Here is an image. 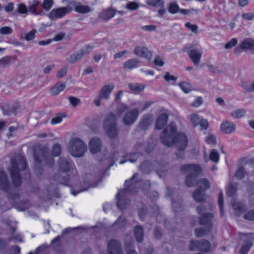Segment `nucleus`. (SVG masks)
<instances>
[{"instance_id":"16","label":"nucleus","mask_w":254,"mask_h":254,"mask_svg":"<svg viewBox=\"0 0 254 254\" xmlns=\"http://www.w3.org/2000/svg\"><path fill=\"white\" fill-rule=\"evenodd\" d=\"M239 235L240 238H242V236L246 238L240 251V254H247L250 248L253 246L252 240H254V233H240Z\"/></svg>"},{"instance_id":"13","label":"nucleus","mask_w":254,"mask_h":254,"mask_svg":"<svg viewBox=\"0 0 254 254\" xmlns=\"http://www.w3.org/2000/svg\"><path fill=\"white\" fill-rule=\"evenodd\" d=\"M0 189L5 191L11 199H15L19 196L18 192L14 191L13 194L10 192L9 182L6 174L3 171L0 172Z\"/></svg>"},{"instance_id":"62","label":"nucleus","mask_w":254,"mask_h":254,"mask_svg":"<svg viewBox=\"0 0 254 254\" xmlns=\"http://www.w3.org/2000/svg\"><path fill=\"white\" fill-rule=\"evenodd\" d=\"M154 63L155 65L160 66H162L164 64L163 59L160 57H157L155 58Z\"/></svg>"},{"instance_id":"57","label":"nucleus","mask_w":254,"mask_h":254,"mask_svg":"<svg viewBox=\"0 0 254 254\" xmlns=\"http://www.w3.org/2000/svg\"><path fill=\"white\" fill-rule=\"evenodd\" d=\"M12 32V29L10 27L4 26L0 29V33L2 35L10 34Z\"/></svg>"},{"instance_id":"30","label":"nucleus","mask_w":254,"mask_h":254,"mask_svg":"<svg viewBox=\"0 0 254 254\" xmlns=\"http://www.w3.org/2000/svg\"><path fill=\"white\" fill-rule=\"evenodd\" d=\"M139 61L137 59H129L124 64V67L126 69H131L137 67Z\"/></svg>"},{"instance_id":"28","label":"nucleus","mask_w":254,"mask_h":254,"mask_svg":"<svg viewBox=\"0 0 254 254\" xmlns=\"http://www.w3.org/2000/svg\"><path fill=\"white\" fill-rule=\"evenodd\" d=\"M168 115L163 113L161 114L156 123V128L158 129H162L166 125L168 120Z\"/></svg>"},{"instance_id":"35","label":"nucleus","mask_w":254,"mask_h":254,"mask_svg":"<svg viewBox=\"0 0 254 254\" xmlns=\"http://www.w3.org/2000/svg\"><path fill=\"white\" fill-rule=\"evenodd\" d=\"M150 124L151 123L149 118L148 117H144L141 119V120L139 123V127L141 129L145 130L148 128Z\"/></svg>"},{"instance_id":"19","label":"nucleus","mask_w":254,"mask_h":254,"mask_svg":"<svg viewBox=\"0 0 254 254\" xmlns=\"http://www.w3.org/2000/svg\"><path fill=\"white\" fill-rule=\"evenodd\" d=\"M138 116V111L136 109L127 111L124 116L123 121L127 126L133 124Z\"/></svg>"},{"instance_id":"36","label":"nucleus","mask_w":254,"mask_h":254,"mask_svg":"<svg viewBox=\"0 0 254 254\" xmlns=\"http://www.w3.org/2000/svg\"><path fill=\"white\" fill-rule=\"evenodd\" d=\"M189 118L190 120L191 124L194 126L196 127L199 125L201 117H200L198 115L196 114H192L189 115Z\"/></svg>"},{"instance_id":"48","label":"nucleus","mask_w":254,"mask_h":254,"mask_svg":"<svg viewBox=\"0 0 254 254\" xmlns=\"http://www.w3.org/2000/svg\"><path fill=\"white\" fill-rule=\"evenodd\" d=\"M241 85L246 91L248 92H252L254 91V82L253 84H248L245 82H242Z\"/></svg>"},{"instance_id":"2","label":"nucleus","mask_w":254,"mask_h":254,"mask_svg":"<svg viewBox=\"0 0 254 254\" xmlns=\"http://www.w3.org/2000/svg\"><path fill=\"white\" fill-rule=\"evenodd\" d=\"M138 176V174H135L130 180L126 181L125 183L126 188L118 191L116 195L117 205L121 210L126 209L129 205V200L127 197L129 193L135 192V191L132 190V189L137 183Z\"/></svg>"},{"instance_id":"56","label":"nucleus","mask_w":254,"mask_h":254,"mask_svg":"<svg viewBox=\"0 0 254 254\" xmlns=\"http://www.w3.org/2000/svg\"><path fill=\"white\" fill-rule=\"evenodd\" d=\"M237 40L236 38H232L225 45V49H230L235 46L237 43Z\"/></svg>"},{"instance_id":"42","label":"nucleus","mask_w":254,"mask_h":254,"mask_svg":"<svg viewBox=\"0 0 254 254\" xmlns=\"http://www.w3.org/2000/svg\"><path fill=\"white\" fill-rule=\"evenodd\" d=\"M147 4L152 6H164L163 0H148L146 2Z\"/></svg>"},{"instance_id":"4","label":"nucleus","mask_w":254,"mask_h":254,"mask_svg":"<svg viewBox=\"0 0 254 254\" xmlns=\"http://www.w3.org/2000/svg\"><path fill=\"white\" fill-rule=\"evenodd\" d=\"M59 164L60 170L64 172L56 174L54 177V179L58 183L65 186H69V178L67 177V175L65 173L71 171V173L74 175H75L77 174V170L74 168L73 163L71 162L68 161L66 159H60Z\"/></svg>"},{"instance_id":"43","label":"nucleus","mask_w":254,"mask_h":254,"mask_svg":"<svg viewBox=\"0 0 254 254\" xmlns=\"http://www.w3.org/2000/svg\"><path fill=\"white\" fill-rule=\"evenodd\" d=\"M39 3L37 0H33L32 3L28 7V9L30 12L35 15H37L38 13L37 12V7Z\"/></svg>"},{"instance_id":"40","label":"nucleus","mask_w":254,"mask_h":254,"mask_svg":"<svg viewBox=\"0 0 254 254\" xmlns=\"http://www.w3.org/2000/svg\"><path fill=\"white\" fill-rule=\"evenodd\" d=\"M66 116L64 113L59 114L52 119L51 124L52 125L59 124L62 121L63 119Z\"/></svg>"},{"instance_id":"21","label":"nucleus","mask_w":254,"mask_h":254,"mask_svg":"<svg viewBox=\"0 0 254 254\" xmlns=\"http://www.w3.org/2000/svg\"><path fill=\"white\" fill-rule=\"evenodd\" d=\"M69 5L72 10L74 9L76 12L81 14L87 13L92 10L89 6L82 5L81 3L74 0L69 2Z\"/></svg>"},{"instance_id":"7","label":"nucleus","mask_w":254,"mask_h":254,"mask_svg":"<svg viewBox=\"0 0 254 254\" xmlns=\"http://www.w3.org/2000/svg\"><path fill=\"white\" fill-rule=\"evenodd\" d=\"M103 127L107 135L110 138H115L117 136L118 130L117 127V121L114 114L110 113L105 117Z\"/></svg>"},{"instance_id":"31","label":"nucleus","mask_w":254,"mask_h":254,"mask_svg":"<svg viewBox=\"0 0 254 254\" xmlns=\"http://www.w3.org/2000/svg\"><path fill=\"white\" fill-rule=\"evenodd\" d=\"M134 235L138 242H142L143 239V230L141 226H136L134 228Z\"/></svg>"},{"instance_id":"37","label":"nucleus","mask_w":254,"mask_h":254,"mask_svg":"<svg viewBox=\"0 0 254 254\" xmlns=\"http://www.w3.org/2000/svg\"><path fill=\"white\" fill-rule=\"evenodd\" d=\"M168 11L172 14H175L179 11L180 8L176 2H172L168 4Z\"/></svg>"},{"instance_id":"47","label":"nucleus","mask_w":254,"mask_h":254,"mask_svg":"<svg viewBox=\"0 0 254 254\" xmlns=\"http://www.w3.org/2000/svg\"><path fill=\"white\" fill-rule=\"evenodd\" d=\"M11 61V58L9 57H4L0 59V68L4 67L8 65Z\"/></svg>"},{"instance_id":"41","label":"nucleus","mask_w":254,"mask_h":254,"mask_svg":"<svg viewBox=\"0 0 254 254\" xmlns=\"http://www.w3.org/2000/svg\"><path fill=\"white\" fill-rule=\"evenodd\" d=\"M209 159L215 163H217L219 160V154L215 149H212L210 152Z\"/></svg>"},{"instance_id":"44","label":"nucleus","mask_w":254,"mask_h":254,"mask_svg":"<svg viewBox=\"0 0 254 254\" xmlns=\"http://www.w3.org/2000/svg\"><path fill=\"white\" fill-rule=\"evenodd\" d=\"M236 185H231L228 187L226 192L227 195L230 197H233L236 194Z\"/></svg>"},{"instance_id":"50","label":"nucleus","mask_w":254,"mask_h":254,"mask_svg":"<svg viewBox=\"0 0 254 254\" xmlns=\"http://www.w3.org/2000/svg\"><path fill=\"white\" fill-rule=\"evenodd\" d=\"M180 86L185 93H189L191 90L190 85L187 82H183L181 83Z\"/></svg>"},{"instance_id":"17","label":"nucleus","mask_w":254,"mask_h":254,"mask_svg":"<svg viewBox=\"0 0 254 254\" xmlns=\"http://www.w3.org/2000/svg\"><path fill=\"white\" fill-rule=\"evenodd\" d=\"M92 46L88 45L82 48L80 50L77 51L71 55L68 61L70 63H74L79 60L83 56L86 55L93 50Z\"/></svg>"},{"instance_id":"38","label":"nucleus","mask_w":254,"mask_h":254,"mask_svg":"<svg viewBox=\"0 0 254 254\" xmlns=\"http://www.w3.org/2000/svg\"><path fill=\"white\" fill-rule=\"evenodd\" d=\"M246 114V111L244 109H237L231 112V116L234 119H239L243 117Z\"/></svg>"},{"instance_id":"6","label":"nucleus","mask_w":254,"mask_h":254,"mask_svg":"<svg viewBox=\"0 0 254 254\" xmlns=\"http://www.w3.org/2000/svg\"><path fill=\"white\" fill-rule=\"evenodd\" d=\"M68 150L73 157H80L86 151V147L81 139L76 137L71 139L69 142Z\"/></svg>"},{"instance_id":"27","label":"nucleus","mask_w":254,"mask_h":254,"mask_svg":"<svg viewBox=\"0 0 254 254\" xmlns=\"http://www.w3.org/2000/svg\"><path fill=\"white\" fill-rule=\"evenodd\" d=\"M116 14L115 10L112 8L103 10L100 13L99 17L104 20H108L113 18Z\"/></svg>"},{"instance_id":"63","label":"nucleus","mask_w":254,"mask_h":254,"mask_svg":"<svg viewBox=\"0 0 254 254\" xmlns=\"http://www.w3.org/2000/svg\"><path fill=\"white\" fill-rule=\"evenodd\" d=\"M66 72H67V68L66 67H64L63 68H62L61 70H60L57 74V76L58 78H61L64 76L66 74Z\"/></svg>"},{"instance_id":"10","label":"nucleus","mask_w":254,"mask_h":254,"mask_svg":"<svg viewBox=\"0 0 254 254\" xmlns=\"http://www.w3.org/2000/svg\"><path fill=\"white\" fill-rule=\"evenodd\" d=\"M206 210L205 206L203 204H201L196 208V211L199 214L202 215L199 218V224L202 225H205L207 228L211 230L212 226V220L213 215L211 213H206L203 214V212Z\"/></svg>"},{"instance_id":"64","label":"nucleus","mask_w":254,"mask_h":254,"mask_svg":"<svg viewBox=\"0 0 254 254\" xmlns=\"http://www.w3.org/2000/svg\"><path fill=\"white\" fill-rule=\"evenodd\" d=\"M9 251L11 254H19L20 252V248L19 246H12Z\"/></svg>"},{"instance_id":"25","label":"nucleus","mask_w":254,"mask_h":254,"mask_svg":"<svg viewBox=\"0 0 254 254\" xmlns=\"http://www.w3.org/2000/svg\"><path fill=\"white\" fill-rule=\"evenodd\" d=\"M231 204L235 214L237 216H239L245 210L244 204L242 202L237 201L235 199L232 200Z\"/></svg>"},{"instance_id":"11","label":"nucleus","mask_w":254,"mask_h":254,"mask_svg":"<svg viewBox=\"0 0 254 254\" xmlns=\"http://www.w3.org/2000/svg\"><path fill=\"white\" fill-rule=\"evenodd\" d=\"M34 156L35 161L38 163L50 165L53 164V158L49 155L48 150L46 147L41 148L38 152L35 151Z\"/></svg>"},{"instance_id":"26","label":"nucleus","mask_w":254,"mask_h":254,"mask_svg":"<svg viewBox=\"0 0 254 254\" xmlns=\"http://www.w3.org/2000/svg\"><path fill=\"white\" fill-rule=\"evenodd\" d=\"M140 154L138 153H127L124 156V159L120 162V164H123L124 163L129 161L131 163H134L137 160Z\"/></svg>"},{"instance_id":"55","label":"nucleus","mask_w":254,"mask_h":254,"mask_svg":"<svg viewBox=\"0 0 254 254\" xmlns=\"http://www.w3.org/2000/svg\"><path fill=\"white\" fill-rule=\"evenodd\" d=\"M128 109V107L125 104H122L119 106L117 110V114L119 116H121L123 112L127 111Z\"/></svg>"},{"instance_id":"51","label":"nucleus","mask_w":254,"mask_h":254,"mask_svg":"<svg viewBox=\"0 0 254 254\" xmlns=\"http://www.w3.org/2000/svg\"><path fill=\"white\" fill-rule=\"evenodd\" d=\"M36 32V30L35 29H33L27 33L25 36V40L29 41L34 39Z\"/></svg>"},{"instance_id":"9","label":"nucleus","mask_w":254,"mask_h":254,"mask_svg":"<svg viewBox=\"0 0 254 254\" xmlns=\"http://www.w3.org/2000/svg\"><path fill=\"white\" fill-rule=\"evenodd\" d=\"M114 87L115 86L112 83L104 85L94 99L93 103L97 107L100 106L103 100H108L110 99V95Z\"/></svg>"},{"instance_id":"12","label":"nucleus","mask_w":254,"mask_h":254,"mask_svg":"<svg viewBox=\"0 0 254 254\" xmlns=\"http://www.w3.org/2000/svg\"><path fill=\"white\" fill-rule=\"evenodd\" d=\"M71 11L72 8L70 6L69 3L68 5L65 7H60L53 9L47 14V16L51 20H55L63 18L70 13Z\"/></svg>"},{"instance_id":"23","label":"nucleus","mask_w":254,"mask_h":254,"mask_svg":"<svg viewBox=\"0 0 254 254\" xmlns=\"http://www.w3.org/2000/svg\"><path fill=\"white\" fill-rule=\"evenodd\" d=\"M240 47L244 51L249 50L254 54V40L252 38L245 39L240 44Z\"/></svg>"},{"instance_id":"61","label":"nucleus","mask_w":254,"mask_h":254,"mask_svg":"<svg viewBox=\"0 0 254 254\" xmlns=\"http://www.w3.org/2000/svg\"><path fill=\"white\" fill-rule=\"evenodd\" d=\"M164 78L166 81H175L177 80V77L171 75L169 72L165 73Z\"/></svg>"},{"instance_id":"5","label":"nucleus","mask_w":254,"mask_h":254,"mask_svg":"<svg viewBox=\"0 0 254 254\" xmlns=\"http://www.w3.org/2000/svg\"><path fill=\"white\" fill-rule=\"evenodd\" d=\"M181 169L189 174L185 180L186 185L189 188L193 187L196 183V177L201 172V167L196 164H188L182 166Z\"/></svg>"},{"instance_id":"34","label":"nucleus","mask_w":254,"mask_h":254,"mask_svg":"<svg viewBox=\"0 0 254 254\" xmlns=\"http://www.w3.org/2000/svg\"><path fill=\"white\" fill-rule=\"evenodd\" d=\"M210 230L207 228L205 229L202 228H197L195 229L194 235L196 237H202L206 236Z\"/></svg>"},{"instance_id":"39","label":"nucleus","mask_w":254,"mask_h":254,"mask_svg":"<svg viewBox=\"0 0 254 254\" xmlns=\"http://www.w3.org/2000/svg\"><path fill=\"white\" fill-rule=\"evenodd\" d=\"M247 172L243 166H239L235 173L236 177L239 180L243 179L246 175Z\"/></svg>"},{"instance_id":"3","label":"nucleus","mask_w":254,"mask_h":254,"mask_svg":"<svg viewBox=\"0 0 254 254\" xmlns=\"http://www.w3.org/2000/svg\"><path fill=\"white\" fill-rule=\"evenodd\" d=\"M27 167L24 157L22 155H18L11 159V166L9 168L11 178L14 186L18 187L20 185L21 180L19 172L24 170Z\"/></svg>"},{"instance_id":"46","label":"nucleus","mask_w":254,"mask_h":254,"mask_svg":"<svg viewBox=\"0 0 254 254\" xmlns=\"http://www.w3.org/2000/svg\"><path fill=\"white\" fill-rule=\"evenodd\" d=\"M53 4V0H44L42 6L44 9L48 11L51 9Z\"/></svg>"},{"instance_id":"59","label":"nucleus","mask_w":254,"mask_h":254,"mask_svg":"<svg viewBox=\"0 0 254 254\" xmlns=\"http://www.w3.org/2000/svg\"><path fill=\"white\" fill-rule=\"evenodd\" d=\"M68 100L69 102L73 107H76L77 106L80 102V100L79 99H78L76 97H69L68 98Z\"/></svg>"},{"instance_id":"53","label":"nucleus","mask_w":254,"mask_h":254,"mask_svg":"<svg viewBox=\"0 0 254 254\" xmlns=\"http://www.w3.org/2000/svg\"><path fill=\"white\" fill-rule=\"evenodd\" d=\"M205 141L208 143L210 144H216V138L214 135L212 134H209L208 136L205 138Z\"/></svg>"},{"instance_id":"14","label":"nucleus","mask_w":254,"mask_h":254,"mask_svg":"<svg viewBox=\"0 0 254 254\" xmlns=\"http://www.w3.org/2000/svg\"><path fill=\"white\" fill-rule=\"evenodd\" d=\"M211 247V244L207 240L202 239L200 241L191 240L190 244L189 249L191 251H199L203 253L208 252Z\"/></svg>"},{"instance_id":"32","label":"nucleus","mask_w":254,"mask_h":254,"mask_svg":"<svg viewBox=\"0 0 254 254\" xmlns=\"http://www.w3.org/2000/svg\"><path fill=\"white\" fill-rule=\"evenodd\" d=\"M128 86L131 92L134 93L142 92L144 89V86L139 83L129 84Z\"/></svg>"},{"instance_id":"22","label":"nucleus","mask_w":254,"mask_h":254,"mask_svg":"<svg viewBox=\"0 0 254 254\" xmlns=\"http://www.w3.org/2000/svg\"><path fill=\"white\" fill-rule=\"evenodd\" d=\"M134 53L137 56L146 59H149L151 57V52L147 49V48L144 47H136L134 48Z\"/></svg>"},{"instance_id":"45","label":"nucleus","mask_w":254,"mask_h":254,"mask_svg":"<svg viewBox=\"0 0 254 254\" xmlns=\"http://www.w3.org/2000/svg\"><path fill=\"white\" fill-rule=\"evenodd\" d=\"M61 152V146L58 144H55L52 149V155L54 156H59Z\"/></svg>"},{"instance_id":"60","label":"nucleus","mask_w":254,"mask_h":254,"mask_svg":"<svg viewBox=\"0 0 254 254\" xmlns=\"http://www.w3.org/2000/svg\"><path fill=\"white\" fill-rule=\"evenodd\" d=\"M199 125H200L202 129H206L208 127V121L206 119H203L202 118L201 119Z\"/></svg>"},{"instance_id":"29","label":"nucleus","mask_w":254,"mask_h":254,"mask_svg":"<svg viewBox=\"0 0 254 254\" xmlns=\"http://www.w3.org/2000/svg\"><path fill=\"white\" fill-rule=\"evenodd\" d=\"M66 85L65 83L62 82H58L55 85L51 88L50 90V94L52 95H57L60 92L64 90Z\"/></svg>"},{"instance_id":"58","label":"nucleus","mask_w":254,"mask_h":254,"mask_svg":"<svg viewBox=\"0 0 254 254\" xmlns=\"http://www.w3.org/2000/svg\"><path fill=\"white\" fill-rule=\"evenodd\" d=\"M203 100L202 97H197L191 103V106L194 107H198L203 103Z\"/></svg>"},{"instance_id":"8","label":"nucleus","mask_w":254,"mask_h":254,"mask_svg":"<svg viewBox=\"0 0 254 254\" xmlns=\"http://www.w3.org/2000/svg\"><path fill=\"white\" fill-rule=\"evenodd\" d=\"M198 189L195 190L192 194L193 198L197 202H202L205 199V191L210 188L208 181L204 178L197 181Z\"/></svg>"},{"instance_id":"20","label":"nucleus","mask_w":254,"mask_h":254,"mask_svg":"<svg viewBox=\"0 0 254 254\" xmlns=\"http://www.w3.org/2000/svg\"><path fill=\"white\" fill-rule=\"evenodd\" d=\"M102 147V143L101 140L99 137H93L89 142V149L92 154H96L100 152Z\"/></svg>"},{"instance_id":"24","label":"nucleus","mask_w":254,"mask_h":254,"mask_svg":"<svg viewBox=\"0 0 254 254\" xmlns=\"http://www.w3.org/2000/svg\"><path fill=\"white\" fill-rule=\"evenodd\" d=\"M236 128V126L230 121L223 122L220 127L221 130L226 134H230L234 132Z\"/></svg>"},{"instance_id":"15","label":"nucleus","mask_w":254,"mask_h":254,"mask_svg":"<svg viewBox=\"0 0 254 254\" xmlns=\"http://www.w3.org/2000/svg\"><path fill=\"white\" fill-rule=\"evenodd\" d=\"M185 51H187L191 61L193 64L197 66L200 61L203 52L201 49L193 47L192 45H190L184 49Z\"/></svg>"},{"instance_id":"1","label":"nucleus","mask_w":254,"mask_h":254,"mask_svg":"<svg viewBox=\"0 0 254 254\" xmlns=\"http://www.w3.org/2000/svg\"><path fill=\"white\" fill-rule=\"evenodd\" d=\"M176 130V124L173 122L171 123L164 129L161 136V140L162 143L167 146H171L175 144L178 150L176 155L179 158H182L183 154L180 151H183L186 148L188 140L187 136L184 134L178 133L177 134Z\"/></svg>"},{"instance_id":"49","label":"nucleus","mask_w":254,"mask_h":254,"mask_svg":"<svg viewBox=\"0 0 254 254\" xmlns=\"http://www.w3.org/2000/svg\"><path fill=\"white\" fill-rule=\"evenodd\" d=\"M139 7V4L134 1H130L127 3L126 8L129 10H135Z\"/></svg>"},{"instance_id":"18","label":"nucleus","mask_w":254,"mask_h":254,"mask_svg":"<svg viewBox=\"0 0 254 254\" xmlns=\"http://www.w3.org/2000/svg\"><path fill=\"white\" fill-rule=\"evenodd\" d=\"M108 251L109 254H124L121 244L116 240H111L109 242Z\"/></svg>"},{"instance_id":"54","label":"nucleus","mask_w":254,"mask_h":254,"mask_svg":"<svg viewBox=\"0 0 254 254\" xmlns=\"http://www.w3.org/2000/svg\"><path fill=\"white\" fill-rule=\"evenodd\" d=\"M17 11L20 14H27L28 10L24 4L20 3L18 5Z\"/></svg>"},{"instance_id":"33","label":"nucleus","mask_w":254,"mask_h":254,"mask_svg":"<svg viewBox=\"0 0 254 254\" xmlns=\"http://www.w3.org/2000/svg\"><path fill=\"white\" fill-rule=\"evenodd\" d=\"M126 224V219L124 217L120 216L114 223L113 226L115 229H118L125 227Z\"/></svg>"},{"instance_id":"52","label":"nucleus","mask_w":254,"mask_h":254,"mask_svg":"<svg viewBox=\"0 0 254 254\" xmlns=\"http://www.w3.org/2000/svg\"><path fill=\"white\" fill-rule=\"evenodd\" d=\"M245 219L249 221L254 220V209L247 212L244 216Z\"/></svg>"}]
</instances>
